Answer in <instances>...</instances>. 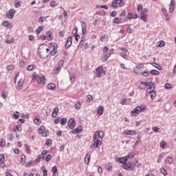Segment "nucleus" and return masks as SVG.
Returning a JSON list of instances; mask_svg holds the SVG:
<instances>
[{"label":"nucleus","mask_w":176,"mask_h":176,"mask_svg":"<svg viewBox=\"0 0 176 176\" xmlns=\"http://www.w3.org/2000/svg\"><path fill=\"white\" fill-rule=\"evenodd\" d=\"M38 54L41 58H46L49 55V46L46 44H41L38 47Z\"/></svg>","instance_id":"obj_1"},{"label":"nucleus","mask_w":176,"mask_h":176,"mask_svg":"<svg viewBox=\"0 0 176 176\" xmlns=\"http://www.w3.org/2000/svg\"><path fill=\"white\" fill-rule=\"evenodd\" d=\"M63 65H64V61L59 60L54 69V72L55 75H58V74H60V71H61V68H63Z\"/></svg>","instance_id":"obj_2"},{"label":"nucleus","mask_w":176,"mask_h":176,"mask_svg":"<svg viewBox=\"0 0 176 176\" xmlns=\"http://www.w3.org/2000/svg\"><path fill=\"white\" fill-rule=\"evenodd\" d=\"M124 6V3L123 2V0H113V1L111 3V6L113 8V9H117L118 6L119 8H122V6Z\"/></svg>","instance_id":"obj_3"},{"label":"nucleus","mask_w":176,"mask_h":176,"mask_svg":"<svg viewBox=\"0 0 176 176\" xmlns=\"http://www.w3.org/2000/svg\"><path fill=\"white\" fill-rule=\"evenodd\" d=\"M101 141L98 138L94 137V144L90 146L92 149H97L98 146H101Z\"/></svg>","instance_id":"obj_4"},{"label":"nucleus","mask_w":176,"mask_h":176,"mask_svg":"<svg viewBox=\"0 0 176 176\" xmlns=\"http://www.w3.org/2000/svg\"><path fill=\"white\" fill-rule=\"evenodd\" d=\"M38 134H41L42 137H47V130H46V128H45V126H41V128L38 130Z\"/></svg>","instance_id":"obj_5"},{"label":"nucleus","mask_w":176,"mask_h":176,"mask_svg":"<svg viewBox=\"0 0 176 176\" xmlns=\"http://www.w3.org/2000/svg\"><path fill=\"white\" fill-rule=\"evenodd\" d=\"M122 168H124V170H134V164H131V162H126L122 164Z\"/></svg>","instance_id":"obj_6"},{"label":"nucleus","mask_w":176,"mask_h":176,"mask_svg":"<svg viewBox=\"0 0 176 176\" xmlns=\"http://www.w3.org/2000/svg\"><path fill=\"white\" fill-rule=\"evenodd\" d=\"M141 106L136 107L133 111H131L132 116H138L141 113Z\"/></svg>","instance_id":"obj_7"},{"label":"nucleus","mask_w":176,"mask_h":176,"mask_svg":"<svg viewBox=\"0 0 176 176\" xmlns=\"http://www.w3.org/2000/svg\"><path fill=\"white\" fill-rule=\"evenodd\" d=\"M14 14H16V10L15 9H10L6 13V16L8 19H13L14 17Z\"/></svg>","instance_id":"obj_8"},{"label":"nucleus","mask_w":176,"mask_h":176,"mask_svg":"<svg viewBox=\"0 0 176 176\" xmlns=\"http://www.w3.org/2000/svg\"><path fill=\"white\" fill-rule=\"evenodd\" d=\"M96 76L97 78H101L102 75V72H104V68L102 67V66L101 67H98L96 69Z\"/></svg>","instance_id":"obj_9"},{"label":"nucleus","mask_w":176,"mask_h":176,"mask_svg":"<svg viewBox=\"0 0 176 176\" xmlns=\"http://www.w3.org/2000/svg\"><path fill=\"white\" fill-rule=\"evenodd\" d=\"M76 125V122H75V120H74V118H70L67 123L68 127H70L71 129H74V127H75Z\"/></svg>","instance_id":"obj_10"},{"label":"nucleus","mask_w":176,"mask_h":176,"mask_svg":"<svg viewBox=\"0 0 176 176\" xmlns=\"http://www.w3.org/2000/svg\"><path fill=\"white\" fill-rule=\"evenodd\" d=\"M72 45V36H69L67 39L65 47L66 49H69Z\"/></svg>","instance_id":"obj_11"},{"label":"nucleus","mask_w":176,"mask_h":176,"mask_svg":"<svg viewBox=\"0 0 176 176\" xmlns=\"http://www.w3.org/2000/svg\"><path fill=\"white\" fill-rule=\"evenodd\" d=\"M155 90V82H151L149 84V87L146 89V93H153Z\"/></svg>","instance_id":"obj_12"},{"label":"nucleus","mask_w":176,"mask_h":176,"mask_svg":"<svg viewBox=\"0 0 176 176\" xmlns=\"http://www.w3.org/2000/svg\"><path fill=\"white\" fill-rule=\"evenodd\" d=\"M175 8V1L171 0L169 6V12L173 13V12H174Z\"/></svg>","instance_id":"obj_13"},{"label":"nucleus","mask_w":176,"mask_h":176,"mask_svg":"<svg viewBox=\"0 0 176 176\" xmlns=\"http://www.w3.org/2000/svg\"><path fill=\"white\" fill-rule=\"evenodd\" d=\"M94 137H96V138H104V133L100 131H97L94 133Z\"/></svg>","instance_id":"obj_14"},{"label":"nucleus","mask_w":176,"mask_h":176,"mask_svg":"<svg viewBox=\"0 0 176 176\" xmlns=\"http://www.w3.org/2000/svg\"><path fill=\"white\" fill-rule=\"evenodd\" d=\"M82 131H83V127L79 126L76 129H73L72 134H78V133H82Z\"/></svg>","instance_id":"obj_15"},{"label":"nucleus","mask_w":176,"mask_h":176,"mask_svg":"<svg viewBox=\"0 0 176 176\" xmlns=\"http://www.w3.org/2000/svg\"><path fill=\"white\" fill-rule=\"evenodd\" d=\"M54 49L51 51V56H56L57 54V43L54 44Z\"/></svg>","instance_id":"obj_16"},{"label":"nucleus","mask_w":176,"mask_h":176,"mask_svg":"<svg viewBox=\"0 0 176 176\" xmlns=\"http://www.w3.org/2000/svg\"><path fill=\"white\" fill-rule=\"evenodd\" d=\"M2 25H3L4 27H7L8 28H10V30L13 28V25H12V24L9 23V22L8 21H3L2 22Z\"/></svg>","instance_id":"obj_17"},{"label":"nucleus","mask_w":176,"mask_h":176,"mask_svg":"<svg viewBox=\"0 0 176 176\" xmlns=\"http://www.w3.org/2000/svg\"><path fill=\"white\" fill-rule=\"evenodd\" d=\"M5 155H0V167H5Z\"/></svg>","instance_id":"obj_18"},{"label":"nucleus","mask_w":176,"mask_h":176,"mask_svg":"<svg viewBox=\"0 0 176 176\" xmlns=\"http://www.w3.org/2000/svg\"><path fill=\"white\" fill-rule=\"evenodd\" d=\"M38 83H42L43 85H45V82H46V78H45V76H42L38 77V79H37Z\"/></svg>","instance_id":"obj_19"},{"label":"nucleus","mask_w":176,"mask_h":176,"mask_svg":"<svg viewBox=\"0 0 176 176\" xmlns=\"http://www.w3.org/2000/svg\"><path fill=\"white\" fill-rule=\"evenodd\" d=\"M146 87H148V82H142L139 85V89H141L142 90H144Z\"/></svg>","instance_id":"obj_20"},{"label":"nucleus","mask_w":176,"mask_h":176,"mask_svg":"<svg viewBox=\"0 0 176 176\" xmlns=\"http://www.w3.org/2000/svg\"><path fill=\"white\" fill-rule=\"evenodd\" d=\"M126 135H133V134H137V131L133 130L125 131Z\"/></svg>","instance_id":"obj_21"},{"label":"nucleus","mask_w":176,"mask_h":176,"mask_svg":"<svg viewBox=\"0 0 176 176\" xmlns=\"http://www.w3.org/2000/svg\"><path fill=\"white\" fill-rule=\"evenodd\" d=\"M57 113H58V107H55L52 111V118H56V116H57Z\"/></svg>","instance_id":"obj_22"},{"label":"nucleus","mask_w":176,"mask_h":176,"mask_svg":"<svg viewBox=\"0 0 176 176\" xmlns=\"http://www.w3.org/2000/svg\"><path fill=\"white\" fill-rule=\"evenodd\" d=\"M97 113L98 115H102L104 113V107L102 106H100L98 108Z\"/></svg>","instance_id":"obj_23"},{"label":"nucleus","mask_w":176,"mask_h":176,"mask_svg":"<svg viewBox=\"0 0 176 176\" xmlns=\"http://www.w3.org/2000/svg\"><path fill=\"white\" fill-rule=\"evenodd\" d=\"M120 163L122 164H126L127 163V157L120 158Z\"/></svg>","instance_id":"obj_24"},{"label":"nucleus","mask_w":176,"mask_h":176,"mask_svg":"<svg viewBox=\"0 0 176 176\" xmlns=\"http://www.w3.org/2000/svg\"><path fill=\"white\" fill-rule=\"evenodd\" d=\"M47 88L49 89V90H55L56 85L53 83H50L47 85Z\"/></svg>","instance_id":"obj_25"},{"label":"nucleus","mask_w":176,"mask_h":176,"mask_svg":"<svg viewBox=\"0 0 176 176\" xmlns=\"http://www.w3.org/2000/svg\"><path fill=\"white\" fill-rule=\"evenodd\" d=\"M21 163L22 166H25V163H27L25 162V155H22L21 156Z\"/></svg>","instance_id":"obj_26"},{"label":"nucleus","mask_w":176,"mask_h":176,"mask_svg":"<svg viewBox=\"0 0 176 176\" xmlns=\"http://www.w3.org/2000/svg\"><path fill=\"white\" fill-rule=\"evenodd\" d=\"M85 162L86 164H89V163L90 162V155L89 153H87L85 158Z\"/></svg>","instance_id":"obj_27"},{"label":"nucleus","mask_w":176,"mask_h":176,"mask_svg":"<svg viewBox=\"0 0 176 176\" xmlns=\"http://www.w3.org/2000/svg\"><path fill=\"white\" fill-rule=\"evenodd\" d=\"M46 35L47 41H52V39H53V37L52 36V32H47Z\"/></svg>","instance_id":"obj_28"},{"label":"nucleus","mask_w":176,"mask_h":176,"mask_svg":"<svg viewBox=\"0 0 176 176\" xmlns=\"http://www.w3.org/2000/svg\"><path fill=\"white\" fill-rule=\"evenodd\" d=\"M141 20H143L144 22H146L147 21V19H146V14L144 12H142L141 13Z\"/></svg>","instance_id":"obj_29"},{"label":"nucleus","mask_w":176,"mask_h":176,"mask_svg":"<svg viewBox=\"0 0 176 176\" xmlns=\"http://www.w3.org/2000/svg\"><path fill=\"white\" fill-rule=\"evenodd\" d=\"M151 65H153V67H155V68H156L157 69H159V70L162 69V66L159 65V64L156 63H152Z\"/></svg>","instance_id":"obj_30"},{"label":"nucleus","mask_w":176,"mask_h":176,"mask_svg":"<svg viewBox=\"0 0 176 176\" xmlns=\"http://www.w3.org/2000/svg\"><path fill=\"white\" fill-rule=\"evenodd\" d=\"M85 38H82L78 46V49H82V47H83V45H85Z\"/></svg>","instance_id":"obj_31"},{"label":"nucleus","mask_w":176,"mask_h":176,"mask_svg":"<svg viewBox=\"0 0 176 176\" xmlns=\"http://www.w3.org/2000/svg\"><path fill=\"white\" fill-rule=\"evenodd\" d=\"M150 73L151 74V75H160V72L155 69H151L150 71Z\"/></svg>","instance_id":"obj_32"},{"label":"nucleus","mask_w":176,"mask_h":176,"mask_svg":"<svg viewBox=\"0 0 176 176\" xmlns=\"http://www.w3.org/2000/svg\"><path fill=\"white\" fill-rule=\"evenodd\" d=\"M43 30V26H39L37 30H36V33L37 35H39V34H41V32H42Z\"/></svg>","instance_id":"obj_33"},{"label":"nucleus","mask_w":176,"mask_h":176,"mask_svg":"<svg viewBox=\"0 0 176 176\" xmlns=\"http://www.w3.org/2000/svg\"><path fill=\"white\" fill-rule=\"evenodd\" d=\"M67 120L66 118H62L60 120V124H62V126H65L67 124Z\"/></svg>","instance_id":"obj_34"},{"label":"nucleus","mask_w":176,"mask_h":176,"mask_svg":"<svg viewBox=\"0 0 176 176\" xmlns=\"http://www.w3.org/2000/svg\"><path fill=\"white\" fill-rule=\"evenodd\" d=\"M120 21H122V19L119 17H116L113 19V23H115V24H119V23H120Z\"/></svg>","instance_id":"obj_35"},{"label":"nucleus","mask_w":176,"mask_h":176,"mask_svg":"<svg viewBox=\"0 0 176 176\" xmlns=\"http://www.w3.org/2000/svg\"><path fill=\"white\" fill-rule=\"evenodd\" d=\"M46 145H47V146H52V144H53V140H52V139H48L46 142H45Z\"/></svg>","instance_id":"obj_36"},{"label":"nucleus","mask_w":176,"mask_h":176,"mask_svg":"<svg viewBox=\"0 0 176 176\" xmlns=\"http://www.w3.org/2000/svg\"><path fill=\"white\" fill-rule=\"evenodd\" d=\"M34 123L35 124H37V126H39V124H41V119H39V118H35V119L34 120Z\"/></svg>","instance_id":"obj_37"},{"label":"nucleus","mask_w":176,"mask_h":176,"mask_svg":"<svg viewBox=\"0 0 176 176\" xmlns=\"http://www.w3.org/2000/svg\"><path fill=\"white\" fill-rule=\"evenodd\" d=\"M32 78L33 80H36V79H39V75L34 72L32 75Z\"/></svg>","instance_id":"obj_38"},{"label":"nucleus","mask_w":176,"mask_h":176,"mask_svg":"<svg viewBox=\"0 0 176 176\" xmlns=\"http://www.w3.org/2000/svg\"><path fill=\"white\" fill-rule=\"evenodd\" d=\"M14 5H15V8H20V6H21V2H20L17 0H15Z\"/></svg>","instance_id":"obj_39"},{"label":"nucleus","mask_w":176,"mask_h":176,"mask_svg":"<svg viewBox=\"0 0 176 176\" xmlns=\"http://www.w3.org/2000/svg\"><path fill=\"white\" fill-rule=\"evenodd\" d=\"M166 162H167L169 164H173V162H174V160L173 159V157H168L167 158Z\"/></svg>","instance_id":"obj_40"},{"label":"nucleus","mask_w":176,"mask_h":176,"mask_svg":"<svg viewBox=\"0 0 176 176\" xmlns=\"http://www.w3.org/2000/svg\"><path fill=\"white\" fill-rule=\"evenodd\" d=\"M164 45H166V43H164V41H160L158 42V47H163Z\"/></svg>","instance_id":"obj_41"},{"label":"nucleus","mask_w":176,"mask_h":176,"mask_svg":"<svg viewBox=\"0 0 176 176\" xmlns=\"http://www.w3.org/2000/svg\"><path fill=\"white\" fill-rule=\"evenodd\" d=\"M163 157H164V155L163 154H160L159 155V158L158 160H157V163H160L162 162V160H163Z\"/></svg>","instance_id":"obj_42"},{"label":"nucleus","mask_w":176,"mask_h":176,"mask_svg":"<svg viewBox=\"0 0 176 176\" xmlns=\"http://www.w3.org/2000/svg\"><path fill=\"white\" fill-rule=\"evenodd\" d=\"M80 102H78V103H76L75 104V109H77L78 111H79V109H80Z\"/></svg>","instance_id":"obj_43"},{"label":"nucleus","mask_w":176,"mask_h":176,"mask_svg":"<svg viewBox=\"0 0 176 176\" xmlns=\"http://www.w3.org/2000/svg\"><path fill=\"white\" fill-rule=\"evenodd\" d=\"M160 146H161V148H162L163 149H164V148H166V142L162 141V142L160 143Z\"/></svg>","instance_id":"obj_44"},{"label":"nucleus","mask_w":176,"mask_h":176,"mask_svg":"<svg viewBox=\"0 0 176 176\" xmlns=\"http://www.w3.org/2000/svg\"><path fill=\"white\" fill-rule=\"evenodd\" d=\"M45 160L47 162H50V160H52V155L50 154L47 155V156L45 157Z\"/></svg>","instance_id":"obj_45"},{"label":"nucleus","mask_w":176,"mask_h":176,"mask_svg":"<svg viewBox=\"0 0 176 176\" xmlns=\"http://www.w3.org/2000/svg\"><path fill=\"white\" fill-rule=\"evenodd\" d=\"M19 116H20V114L19 113V111H15L14 113V119H19Z\"/></svg>","instance_id":"obj_46"},{"label":"nucleus","mask_w":176,"mask_h":176,"mask_svg":"<svg viewBox=\"0 0 176 176\" xmlns=\"http://www.w3.org/2000/svg\"><path fill=\"white\" fill-rule=\"evenodd\" d=\"M14 68V66L13 65H7V69L8 71H12Z\"/></svg>","instance_id":"obj_47"},{"label":"nucleus","mask_w":176,"mask_h":176,"mask_svg":"<svg viewBox=\"0 0 176 176\" xmlns=\"http://www.w3.org/2000/svg\"><path fill=\"white\" fill-rule=\"evenodd\" d=\"M111 57V54H107L106 55H104V61H107L108 60V58H109Z\"/></svg>","instance_id":"obj_48"},{"label":"nucleus","mask_w":176,"mask_h":176,"mask_svg":"<svg viewBox=\"0 0 176 176\" xmlns=\"http://www.w3.org/2000/svg\"><path fill=\"white\" fill-rule=\"evenodd\" d=\"M27 71H32L34 69V65H30L26 68Z\"/></svg>","instance_id":"obj_49"},{"label":"nucleus","mask_w":176,"mask_h":176,"mask_svg":"<svg viewBox=\"0 0 176 176\" xmlns=\"http://www.w3.org/2000/svg\"><path fill=\"white\" fill-rule=\"evenodd\" d=\"M0 146L3 148L5 146V139H1L0 142Z\"/></svg>","instance_id":"obj_50"},{"label":"nucleus","mask_w":176,"mask_h":176,"mask_svg":"<svg viewBox=\"0 0 176 176\" xmlns=\"http://www.w3.org/2000/svg\"><path fill=\"white\" fill-rule=\"evenodd\" d=\"M160 171L164 175H167V170L166 169L162 168L160 169Z\"/></svg>","instance_id":"obj_51"},{"label":"nucleus","mask_w":176,"mask_h":176,"mask_svg":"<svg viewBox=\"0 0 176 176\" xmlns=\"http://www.w3.org/2000/svg\"><path fill=\"white\" fill-rule=\"evenodd\" d=\"M164 87L165 89H173V87H171V85L170 83H166Z\"/></svg>","instance_id":"obj_52"},{"label":"nucleus","mask_w":176,"mask_h":176,"mask_svg":"<svg viewBox=\"0 0 176 176\" xmlns=\"http://www.w3.org/2000/svg\"><path fill=\"white\" fill-rule=\"evenodd\" d=\"M146 109V106L140 107V112H145Z\"/></svg>","instance_id":"obj_53"},{"label":"nucleus","mask_w":176,"mask_h":176,"mask_svg":"<svg viewBox=\"0 0 176 176\" xmlns=\"http://www.w3.org/2000/svg\"><path fill=\"white\" fill-rule=\"evenodd\" d=\"M23 89V84H18L16 87V90H22Z\"/></svg>","instance_id":"obj_54"},{"label":"nucleus","mask_w":176,"mask_h":176,"mask_svg":"<svg viewBox=\"0 0 176 176\" xmlns=\"http://www.w3.org/2000/svg\"><path fill=\"white\" fill-rule=\"evenodd\" d=\"M39 39H43V41H46V35L43 34L38 36Z\"/></svg>","instance_id":"obj_55"},{"label":"nucleus","mask_w":176,"mask_h":176,"mask_svg":"<svg viewBox=\"0 0 176 176\" xmlns=\"http://www.w3.org/2000/svg\"><path fill=\"white\" fill-rule=\"evenodd\" d=\"M43 168H44V170H43V176H47V170H46V168L43 167Z\"/></svg>","instance_id":"obj_56"},{"label":"nucleus","mask_w":176,"mask_h":176,"mask_svg":"<svg viewBox=\"0 0 176 176\" xmlns=\"http://www.w3.org/2000/svg\"><path fill=\"white\" fill-rule=\"evenodd\" d=\"M149 75V73L146 71H144L142 73V76H148Z\"/></svg>","instance_id":"obj_57"},{"label":"nucleus","mask_w":176,"mask_h":176,"mask_svg":"<svg viewBox=\"0 0 176 176\" xmlns=\"http://www.w3.org/2000/svg\"><path fill=\"white\" fill-rule=\"evenodd\" d=\"M120 56H121V57H122L123 58H126V57H127V54H126L125 52H121V53H120Z\"/></svg>","instance_id":"obj_58"},{"label":"nucleus","mask_w":176,"mask_h":176,"mask_svg":"<svg viewBox=\"0 0 176 176\" xmlns=\"http://www.w3.org/2000/svg\"><path fill=\"white\" fill-rule=\"evenodd\" d=\"M52 173H54V174H56V173H57V166H53Z\"/></svg>","instance_id":"obj_59"},{"label":"nucleus","mask_w":176,"mask_h":176,"mask_svg":"<svg viewBox=\"0 0 176 176\" xmlns=\"http://www.w3.org/2000/svg\"><path fill=\"white\" fill-rule=\"evenodd\" d=\"M87 99L89 100V102H90V101H93V96L91 95H88Z\"/></svg>","instance_id":"obj_60"},{"label":"nucleus","mask_w":176,"mask_h":176,"mask_svg":"<svg viewBox=\"0 0 176 176\" xmlns=\"http://www.w3.org/2000/svg\"><path fill=\"white\" fill-rule=\"evenodd\" d=\"M153 131H155V133H157V131H159V128L157 126H153Z\"/></svg>","instance_id":"obj_61"},{"label":"nucleus","mask_w":176,"mask_h":176,"mask_svg":"<svg viewBox=\"0 0 176 176\" xmlns=\"http://www.w3.org/2000/svg\"><path fill=\"white\" fill-rule=\"evenodd\" d=\"M138 12H142V6L139 5V6H138Z\"/></svg>","instance_id":"obj_62"},{"label":"nucleus","mask_w":176,"mask_h":176,"mask_svg":"<svg viewBox=\"0 0 176 176\" xmlns=\"http://www.w3.org/2000/svg\"><path fill=\"white\" fill-rule=\"evenodd\" d=\"M16 129L17 131H21V126L16 125Z\"/></svg>","instance_id":"obj_63"},{"label":"nucleus","mask_w":176,"mask_h":176,"mask_svg":"<svg viewBox=\"0 0 176 176\" xmlns=\"http://www.w3.org/2000/svg\"><path fill=\"white\" fill-rule=\"evenodd\" d=\"M32 164V161H30L29 162H28L26 164H25V167H30V166H31Z\"/></svg>","instance_id":"obj_64"}]
</instances>
